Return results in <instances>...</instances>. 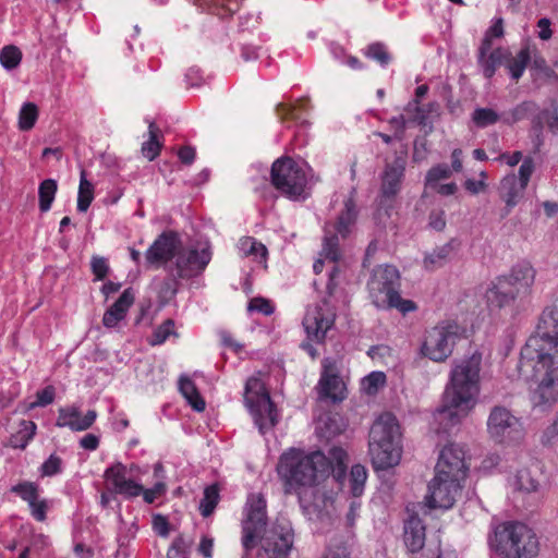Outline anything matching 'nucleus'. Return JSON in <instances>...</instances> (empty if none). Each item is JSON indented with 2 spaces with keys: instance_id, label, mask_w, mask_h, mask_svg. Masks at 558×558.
Masks as SVG:
<instances>
[{
  "instance_id": "f257e3e1",
  "label": "nucleus",
  "mask_w": 558,
  "mask_h": 558,
  "mask_svg": "<svg viewBox=\"0 0 558 558\" xmlns=\"http://www.w3.org/2000/svg\"><path fill=\"white\" fill-rule=\"evenodd\" d=\"M481 371L480 352L453 362L442 392L441 405L435 412V418L444 429L459 425L478 404Z\"/></svg>"
},
{
  "instance_id": "f03ea898",
  "label": "nucleus",
  "mask_w": 558,
  "mask_h": 558,
  "mask_svg": "<svg viewBox=\"0 0 558 558\" xmlns=\"http://www.w3.org/2000/svg\"><path fill=\"white\" fill-rule=\"evenodd\" d=\"M347 462V452L339 447L331 448L328 457L320 451L305 453L303 450L290 448L281 454L277 472L288 492L301 495L302 489L318 485L330 471L333 478L342 484Z\"/></svg>"
},
{
  "instance_id": "7ed1b4c3",
  "label": "nucleus",
  "mask_w": 558,
  "mask_h": 558,
  "mask_svg": "<svg viewBox=\"0 0 558 558\" xmlns=\"http://www.w3.org/2000/svg\"><path fill=\"white\" fill-rule=\"evenodd\" d=\"M490 546L494 558H534L539 543L535 532L522 522L507 521L494 530Z\"/></svg>"
},
{
  "instance_id": "20e7f679",
  "label": "nucleus",
  "mask_w": 558,
  "mask_h": 558,
  "mask_svg": "<svg viewBox=\"0 0 558 558\" xmlns=\"http://www.w3.org/2000/svg\"><path fill=\"white\" fill-rule=\"evenodd\" d=\"M536 270L527 262L514 265L507 275L497 277L486 291L487 302L497 307L527 298L535 282Z\"/></svg>"
},
{
  "instance_id": "39448f33",
  "label": "nucleus",
  "mask_w": 558,
  "mask_h": 558,
  "mask_svg": "<svg viewBox=\"0 0 558 558\" xmlns=\"http://www.w3.org/2000/svg\"><path fill=\"white\" fill-rule=\"evenodd\" d=\"M356 216V206L352 198H349L345 201L344 210L339 216L337 222L335 225H328L325 228V236L323 241L320 257L314 263L313 269L316 274H319L323 271L325 262L332 264L329 270V282L327 284L329 295H332L333 293V280L339 270L338 266L336 265L341 257L339 236L344 239L352 232Z\"/></svg>"
},
{
  "instance_id": "423d86ee",
  "label": "nucleus",
  "mask_w": 558,
  "mask_h": 558,
  "mask_svg": "<svg viewBox=\"0 0 558 558\" xmlns=\"http://www.w3.org/2000/svg\"><path fill=\"white\" fill-rule=\"evenodd\" d=\"M399 271L390 265L374 269L368 281V291L373 304L379 308H397L402 314L416 310L411 300H403L399 294Z\"/></svg>"
},
{
  "instance_id": "0eeeda50",
  "label": "nucleus",
  "mask_w": 558,
  "mask_h": 558,
  "mask_svg": "<svg viewBox=\"0 0 558 558\" xmlns=\"http://www.w3.org/2000/svg\"><path fill=\"white\" fill-rule=\"evenodd\" d=\"M312 169L305 161H295L290 157L277 159L271 167V182L286 197L304 201L308 197V182Z\"/></svg>"
},
{
  "instance_id": "6e6552de",
  "label": "nucleus",
  "mask_w": 558,
  "mask_h": 558,
  "mask_svg": "<svg viewBox=\"0 0 558 558\" xmlns=\"http://www.w3.org/2000/svg\"><path fill=\"white\" fill-rule=\"evenodd\" d=\"M539 356H558V311H543L536 332L531 336L521 351L523 362H532Z\"/></svg>"
},
{
  "instance_id": "1a4fd4ad",
  "label": "nucleus",
  "mask_w": 558,
  "mask_h": 558,
  "mask_svg": "<svg viewBox=\"0 0 558 558\" xmlns=\"http://www.w3.org/2000/svg\"><path fill=\"white\" fill-rule=\"evenodd\" d=\"M244 400L260 434H266L275 427L278 423V413L260 374L253 375L247 379Z\"/></svg>"
},
{
  "instance_id": "9d476101",
  "label": "nucleus",
  "mask_w": 558,
  "mask_h": 558,
  "mask_svg": "<svg viewBox=\"0 0 558 558\" xmlns=\"http://www.w3.org/2000/svg\"><path fill=\"white\" fill-rule=\"evenodd\" d=\"M558 356H539L522 366H532L537 387L532 393L535 407L550 408L558 400Z\"/></svg>"
},
{
  "instance_id": "9b49d317",
  "label": "nucleus",
  "mask_w": 558,
  "mask_h": 558,
  "mask_svg": "<svg viewBox=\"0 0 558 558\" xmlns=\"http://www.w3.org/2000/svg\"><path fill=\"white\" fill-rule=\"evenodd\" d=\"M462 328L452 320L441 322L426 330L420 352L424 357L436 362H445L453 352Z\"/></svg>"
},
{
  "instance_id": "f8f14e48",
  "label": "nucleus",
  "mask_w": 558,
  "mask_h": 558,
  "mask_svg": "<svg viewBox=\"0 0 558 558\" xmlns=\"http://www.w3.org/2000/svg\"><path fill=\"white\" fill-rule=\"evenodd\" d=\"M267 524L266 500L259 493L250 494L242 521V544L246 550L255 547L257 538L264 533Z\"/></svg>"
},
{
  "instance_id": "ddd939ff",
  "label": "nucleus",
  "mask_w": 558,
  "mask_h": 558,
  "mask_svg": "<svg viewBox=\"0 0 558 558\" xmlns=\"http://www.w3.org/2000/svg\"><path fill=\"white\" fill-rule=\"evenodd\" d=\"M342 371L343 364L339 357H325L322 361L320 377L316 387L320 399L341 402L347 398Z\"/></svg>"
},
{
  "instance_id": "4468645a",
  "label": "nucleus",
  "mask_w": 558,
  "mask_h": 558,
  "mask_svg": "<svg viewBox=\"0 0 558 558\" xmlns=\"http://www.w3.org/2000/svg\"><path fill=\"white\" fill-rule=\"evenodd\" d=\"M487 433L498 444H509L523 436L520 420L505 407H494L487 417Z\"/></svg>"
},
{
  "instance_id": "2eb2a0df",
  "label": "nucleus",
  "mask_w": 558,
  "mask_h": 558,
  "mask_svg": "<svg viewBox=\"0 0 558 558\" xmlns=\"http://www.w3.org/2000/svg\"><path fill=\"white\" fill-rule=\"evenodd\" d=\"M267 558H288L293 548L294 533L287 520H277L259 537Z\"/></svg>"
},
{
  "instance_id": "dca6fc26",
  "label": "nucleus",
  "mask_w": 558,
  "mask_h": 558,
  "mask_svg": "<svg viewBox=\"0 0 558 558\" xmlns=\"http://www.w3.org/2000/svg\"><path fill=\"white\" fill-rule=\"evenodd\" d=\"M335 319V306L329 300L324 299L310 305L303 318V327L307 338L315 342L324 341L328 330L332 328Z\"/></svg>"
},
{
  "instance_id": "f3484780",
  "label": "nucleus",
  "mask_w": 558,
  "mask_h": 558,
  "mask_svg": "<svg viewBox=\"0 0 558 558\" xmlns=\"http://www.w3.org/2000/svg\"><path fill=\"white\" fill-rule=\"evenodd\" d=\"M462 482V480L435 472V476L428 484L426 506L429 509H450L461 493Z\"/></svg>"
},
{
  "instance_id": "a211bd4d",
  "label": "nucleus",
  "mask_w": 558,
  "mask_h": 558,
  "mask_svg": "<svg viewBox=\"0 0 558 558\" xmlns=\"http://www.w3.org/2000/svg\"><path fill=\"white\" fill-rule=\"evenodd\" d=\"M211 259L210 246L202 243L189 248H179L174 262L179 278L187 279L201 275Z\"/></svg>"
},
{
  "instance_id": "6ab92c4d",
  "label": "nucleus",
  "mask_w": 558,
  "mask_h": 558,
  "mask_svg": "<svg viewBox=\"0 0 558 558\" xmlns=\"http://www.w3.org/2000/svg\"><path fill=\"white\" fill-rule=\"evenodd\" d=\"M469 471L464 447L450 442L439 452L435 472L464 481Z\"/></svg>"
},
{
  "instance_id": "aec40b11",
  "label": "nucleus",
  "mask_w": 558,
  "mask_h": 558,
  "mask_svg": "<svg viewBox=\"0 0 558 558\" xmlns=\"http://www.w3.org/2000/svg\"><path fill=\"white\" fill-rule=\"evenodd\" d=\"M126 465L116 462L104 473L105 486L110 494L121 495L125 498L141 496L142 485L128 476Z\"/></svg>"
},
{
  "instance_id": "412c9836",
  "label": "nucleus",
  "mask_w": 558,
  "mask_h": 558,
  "mask_svg": "<svg viewBox=\"0 0 558 558\" xmlns=\"http://www.w3.org/2000/svg\"><path fill=\"white\" fill-rule=\"evenodd\" d=\"M180 244V239L175 233L163 232L160 234L145 253L147 267L159 268L177 258Z\"/></svg>"
},
{
  "instance_id": "4be33fe9",
  "label": "nucleus",
  "mask_w": 558,
  "mask_h": 558,
  "mask_svg": "<svg viewBox=\"0 0 558 558\" xmlns=\"http://www.w3.org/2000/svg\"><path fill=\"white\" fill-rule=\"evenodd\" d=\"M389 442H402V433L396 416L391 413H383L371 427L368 446L378 447Z\"/></svg>"
},
{
  "instance_id": "5701e85b",
  "label": "nucleus",
  "mask_w": 558,
  "mask_h": 558,
  "mask_svg": "<svg viewBox=\"0 0 558 558\" xmlns=\"http://www.w3.org/2000/svg\"><path fill=\"white\" fill-rule=\"evenodd\" d=\"M405 161L396 159L387 163L380 177V203L393 202L402 187Z\"/></svg>"
},
{
  "instance_id": "b1692460",
  "label": "nucleus",
  "mask_w": 558,
  "mask_h": 558,
  "mask_svg": "<svg viewBox=\"0 0 558 558\" xmlns=\"http://www.w3.org/2000/svg\"><path fill=\"white\" fill-rule=\"evenodd\" d=\"M96 418L97 412L95 410H88L82 415L80 407L72 404L58 410L56 426L66 427L72 432H84L93 426Z\"/></svg>"
},
{
  "instance_id": "393cba45",
  "label": "nucleus",
  "mask_w": 558,
  "mask_h": 558,
  "mask_svg": "<svg viewBox=\"0 0 558 558\" xmlns=\"http://www.w3.org/2000/svg\"><path fill=\"white\" fill-rule=\"evenodd\" d=\"M510 56L511 52L508 49L501 47L493 49V46H488L486 41L482 43L478 48L477 63L483 75L486 78H492L498 66L505 64Z\"/></svg>"
},
{
  "instance_id": "a878e982",
  "label": "nucleus",
  "mask_w": 558,
  "mask_h": 558,
  "mask_svg": "<svg viewBox=\"0 0 558 558\" xmlns=\"http://www.w3.org/2000/svg\"><path fill=\"white\" fill-rule=\"evenodd\" d=\"M369 447V454L376 470H387L397 466L402 458V442H389Z\"/></svg>"
},
{
  "instance_id": "bb28decb",
  "label": "nucleus",
  "mask_w": 558,
  "mask_h": 558,
  "mask_svg": "<svg viewBox=\"0 0 558 558\" xmlns=\"http://www.w3.org/2000/svg\"><path fill=\"white\" fill-rule=\"evenodd\" d=\"M526 186L518 180L514 173L506 175L499 185L500 198L506 203L508 211L519 204L522 199Z\"/></svg>"
},
{
  "instance_id": "cd10ccee",
  "label": "nucleus",
  "mask_w": 558,
  "mask_h": 558,
  "mask_svg": "<svg viewBox=\"0 0 558 558\" xmlns=\"http://www.w3.org/2000/svg\"><path fill=\"white\" fill-rule=\"evenodd\" d=\"M134 302V294L130 289L123 291L120 298L105 312L102 324L107 328L116 327L124 319L129 308Z\"/></svg>"
},
{
  "instance_id": "c85d7f7f",
  "label": "nucleus",
  "mask_w": 558,
  "mask_h": 558,
  "mask_svg": "<svg viewBox=\"0 0 558 558\" xmlns=\"http://www.w3.org/2000/svg\"><path fill=\"white\" fill-rule=\"evenodd\" d=\"M404 544L412 553L420 551L425 544V526L416 515H411L404 523Z\"/></svg>"
},
{
  "instance_id": "c756f323",
  "label": "nucleus",
  "mask_w": 558,
  "mask_h": 558,
  "mask_svg": "<svg viewBox=\"0 0 558 558\" xmlns=\"http://www.w3.org/2000/svg\"><path fill=\"white\" fill-rule=\"evenodd\" d=\"M238 250L244 257H251L255 263L267 268V247L252 236L241 238L238 242Z\"/></svg>"
},
{
  "instance_id": "7c9ffc66",
  "label": "nucleus",
  "mask_w": 558,
  "mask_h": 558,
  "mask_svg": "<svg viewBox=\"0 0 558 558\" xmlns=\"http://www.w3.org/2000/svg\"><path fill=\"white\" fill-rule=\"evenodd\" d=\"M453 253V243L449 242L439 247H436L433 252L428 253L424 257V267L428 270H434L446 265Z\"/></svg>"
},
{
  "instance_id": "2f4dec72",
  "label": "nucleus",
  "mask_w": 558,
  "mask_h": 558,
  "mask_svg": "<svg viewBox=\"0 0 558 558\" xmlns=\"http://www.w3.org/2000/svg\"><path fill=\"white\" fill-rule=\"evenodd\" d=\"M179 389L182 396L195 411L202 412L205 409V401L199 396L194 383L189 377H180Z\"/></svg>"
},
{
  "instance_id": "473e14b6",
  "label": "nucleus",
  "mask_w": 558,
  "mask_h": 558,
  "mask_svg": "<svg viewBox=\"0 0 558 558\" xmlns=\"http://www.w3.org/2000/svg\"><path fill=\"white\" fill-rule=\"evenodd\" d=\"M94 184L87 180L85 170L81 171L80 184L77 192V210L87 211L94 199Z\"/></svg>"
},
{
  "instance_id": "72a5a7b5",
  "label": "nucleus",
  "mask_w": 558,
  "mask_h": 558,
  "mask_svg": "<svg viewBox=\"0 0 558 558\" xmlns=\"http://www.w3.org/2000/svg\"><path fill=\"white\" fill-rule=\"evenodd\" d=\"M530 49L522 48L514 57L510 56L506 60V66L514 81H518L524 73V70L530 61Z\"/></svg>"
},
{
  "instance_id": "f704fd0d",
  "label": "nucleus",
  "mask_w": 558,
  "mask_h": 558,
  "mask_svg": "<svg viewBox=\"0 0 558 558\" xmlns=\"http://www.w3.org/2000/svg\"><path fill=\"white\" fill-rule=\"evenodd\" d=\"M57 190L58 184L53 179H46L39 184L38 196L40 211L46 213L51 208Z\"/></svg>"
},
{
  "instance_id": "c9c22d12",
  "label": "nucleus",
  "mask_w": 558,
  "mask_h": 558,
  "mask_svg": "<svg viewBox=\"0 0 558 558\" xmlns=\"http://www.w3.org/2000/svg\"><path fill=\"white\" fill-rule=\"evenodd\" d=\"M387 381L386 374L380 371H375L364 376L361 380V391L367 396H375L385 387Z\"/></svg>"
},
{
  "instance_id": "e433bc0d",
  "label": "nucleus",
  "mask_w": 558,
  "mask_h": 558,
  "mask_svg": "<svg viewBox=\"0 0 558 558\" xmlns=\"http://www.w3.org/2000/svg\"><path fill=\"white\" fill-rule=\"evenodd\" d=\"M367 480V471L365 466L355 464L351 468L349 476L350 493L353 497H360L364 492Z\"/></svg>"
},
{
  "instance_id": "4c0bfd02",
  "label": "nucleus",
  "mask_w": 558,
  "mask_h": 558,
  "mask_svg": "<svg viewBox=\"0 0 558 558\" xmlns=\"http://www.w3.org/2000/svg\"><path fill=\"white\" fill-rule=\"evenodd\" d=\"M511 485L514 490L525 494L536 492L538 488V482L532 476L529 470L518 471Z\"/></svg>"
},
{
  "instance_id": "58836bf2",
  "label": "nucleus",
  "mask_w": 558,
  "mask_h": 558,
  "mask_svg": "<svg viewBox=\"0 0 558 558\" xmlns=\"http://www.w3.org/2000/svg\"><path fill=\"white\" fill-rule=\"evenodd\" d=\"M38 119V107L34 102H25L19 112V129L29 131Z\"/></svg>"
},
{
  "instance_id": "ea45409f",
  "label": "nucleus",
  "mask_w": 558,
  "mask_h": 558,
  "mask_svg": "<svg viewBox=\"0 0 558 558\" xmlns=\"http://www.w3.org/2000/svg\"><path fill=\"white\" fill-rule=\"evenodd\" d=\"M21 61L22 51L19 47L14 45H8L0 50V63L5 70L11 71L16 69Z\"/></svg>"
},
{
  "instance_id": "a19ab883",
  "label": "nucleus",
  "mask_w": 558,
  "mask_h": 558,
  "mask_svg": "<svg viewBox=\"0 0 558 558\" xmlns=\"http://www.w3.org/2000/svg\"><path fill=\"white\" fill-rule=\"evenodd\" d=\"M219 501V488L211 485L205 488L204 497L199 502V511L203 517L210 515Z\"/></svg>"
},
{
  "instance_id": "79ce46f5",
  "label": "nucleus",
  "mask_w": 558,
  "mask_h": 558,
  "mask_svg": "<svg viewBox=\"0 0 558 558\" xmlns=\"http://www.w3.org/2000/svg\"><path fill=\"white\" fill-rule=\"evenodd\" d=\"M499 114L490 108H476L472 113V121L477 128H486L495 124Z\"/></svg>"
},
{
  "instance_id": "37998d69",
  "label": "nucleus",
  "mask_w": 558,
  "mask_h": 558,
  "mask_svg": "<svg viewBox=\"0 0 558 558\" xmlns=\"http://www.w3.org/2000/svg\"><path fill=\"white\" fill-rule=\"evenodd\" d=\"M20 426L21 428L17 435L14 436L12 442L14 447L23 449L26 447L28 441L33 439V437L35 436L36 425L32 421H22Z\"/></svg>"
},
{
  "instance_id": "c03bdc74",
  "label": "nucleus",
  "mask_w": 558,
  "mask_h": 558,
  "mask_svg": "<svg viewBox=\"0 0 558 558\" xmlns=\"http://www.w3.org/2000/svg\"><path fill=\"white\" fill-rule=\"evenodd\" d=\"M366 57L378 62L381 66H386L391 61V54L387 47L380 43L371 44L365 51Z\"/></svg>"
},
{
  "instance_id": "a18cd8bd",
  "label": "nucleus",
  "mask_w": 558,
  "mask_h": 558,
  "mask_svg": "<svg viewBox=\"0 0 558 558\" xmlns=\"http://www.w3.org/2000/svg\"><path fill=\"white\" fill-rule=\"evenodd\" d=\"M451 169L447 165H437L426 174L425 186L436 189L440 180L448 179L451 175Z\"/></svg>"
},
{
  "instance_id": "49530a36",
  "label": "nucleus",
  "mask_w": 558,
  "mask_h": 558,
  "mask_svg": "<svg viewBox=\"0 0 558 558\" xmlns=\"http://www.w3.org/2000/svg\"><path fill=\"white\" fill-rule=\"evenodd\" d=\"M157 128L154 123H149V140L142 146L143 155L148 159H155L160 149V145L157 141Z\"/></svg>"
},
{
  "instance_id": "de8ad7c7",
  "label": "nucleus",
  "mask_w": 558,
  "mask_h": 558,
  "mask_svg": "<svg viewBox=\"0 0 558 558\" xmlns=\"http://www.w3.org/2000/svg\"><path fill=\"white\" fill-rule=\"evenodd\" d=\"M12 492L16 493L28 505L34 504L38 498V488L34 483L24 482L12 487Z\"/></svg>"
},
{
  "instance_id": "09e8293b",
  "label": "nucleus",
  "mask_w": 558,
  "mask_h": 558,
  "mask_svg": "<svg viewBox=\"0 0 558 558\" xmlns=\"http://www.w3.org/2000/svg\"><path fill=\"white\" fill-rule=\"evenodd\" d=\"M174 333V323L172 320H166L159 327H157L149 340L150 344L158 345L162 344L171 335Z\"/></svg>"
},
{
  "instance_id": "8fccbe9b",
  "label": "nucleus",
  "mask_w": 558,
  "mask_h": 558,
  "mask_svg": "<svg viewBox=\"0 0 558 558\" xmlns=\"http://www.w3.org/2000/svg\"><path fill=\"white\" fill-rule=\"evenodd\" d=\"M167 492L165 481H157L151 488H144L142 486L141 495L146 504H153L156 499L162 497Z\"/></svg>"
},
{
  "instance_id": "3c124183",
  "label": "nucleus",
  "mask_w": 558,
  "mask_h": 558,
  "mask_svg": "<svg viewBox=\"0 0 558 558\" xmlns=\"http://www.w3.org/2000/svg\"><path fill=\"white\" fill-rule=\"evenodd\" d=\"M428 92V87L426 85H420L415 90L416 100L412 104H409L407 110H411L412 108L415 110V114L413 116V121L417 124H425V114L422 109L418 107V99L424 97Z\"/></svg>"
},
{
  "instance_id": "603ef678",
  "label": "nucleus",
  "mask_w": 558,
  "mask_h": 558,
  "mask_svg": "<svg viewBox=\"0 0 558 558\" xmlns=\"http://www.w3.org/2000/svg\"><path fill=\"white\" fill-rule=\"evenodd\" d=\"M248 312H257L264 315H270L274 313L275 307L271 302L264 298H253L247 305Z\"/></svg>"
},
{
  "instance_id": "864d4df0",
  "label": "nucleus",
  "mask_w": 558,
  "mask_h": 558,
  "mask_svg": "<svg viewBox=\"0 0 558 558\" xmlns=\"http://www.w3.org/2000/svg\"><path fill=\"white\" fill-rule=\"evenodd\" d=\"M62 460L56 454H51L41 465L43 476H52L61 472Z\"/></svg>"
},
{
  "instance_id": "5fc2aeb1",
  "label": "nucleus",
  "mask_w": 558,
  "mask_h": 558,
  "mask_svg": "<svg viewBox=\"0 0 558 558\" xmlns=\"http://www.w3.org/2000/svg\"><path fill=\"white\" fill-rule=\"evenodd\" d=\"M56 396V390L52 386H47L43 390H39L36 393V401L32 402L29 404L31 409H34L36 407H46L53 402Z\"/></svg>"
},
{
  "instance_id": "6e6d98bb",
  "label": "nucleus",
  "mask_w": 558,
  "mask_h": 558,
  "mask_svg": "<svg viewBox=\"0 0 558 558\" xmlns=\"http://www.w3.org/2000/svg\"><path fill=\"white\" fill-rule=\"evenodd\" d=\"M534 172V161L532 158L527 157L525 158L520 168H519V174L517 175L518 180L525 186H527L529 181Z\"/></svg>"
},
{
  "instance_id": "4d7b16f0",
  "label": "nucleus",
  "mask_w": 558,
  "mask_h": 558,
  "mask_svg": "<svg viewBox=\"0 0 558 558\" xmlns=\"http://www.w3.org/2000/svg\"><path fill=\"white\" fill-rule=\"evenodd\" d=\"M504 35V25H502V19H496L493 23V25L486 31L485 36L482 40V43L488 44V46H492L493 38H500Z\"/></svg>"
},
{
  "instance_id": "13d9d810",
  "label": "nucleus",
  "mask_w": 558,
  "mask_h": 558,
  "mask_svg": "<svg viewBox=\"0 0 558 558\" xmlns=\"http://www.w3.org/2000/svg\"><path fill=\"white\" fill-rule=\"evenodd\" d=\"M428 225L436 231H442L446 228V217L444 210H433L429 215Z\"/></svg>"
},
{
  "instance_id": "bf43d9fd",
  "label": "nucleus",
  "mask_w": 558,
  "mask_h": 558,
  "mask_svg": "<svg viewBox=\"0 0 558 558\" xmlns=\"http://www.w3.org/2000/svg\"><path fill=\"white\" fill-rule=\"evenodd\" d=\"M92 269L96 279L102 280L108 272V263L104 257H94L92 260Z\"/></svg>"
},
{
  "instance_id": "052dcab7",
  "label": "nucleus",
  "mask_w": 558,
  "mask_h": 558,
  "mask_svg": "<svg viewBox=\"0 0 558 558\" xmlns=\"http://www.w3.org/2000/svg\"><path fill=\"white\" fill-rule=\"evenodd\" d=\"M31 508L32 515L37 521H45L46 520V512L48 509V505L46 500H39L38 498L34 501V504L28 505Z\"/></svg>"
},
{
  "instance_id": "680f3d73",
  "label": "nucleus",
  "mask_w": 558,
  "mask_h": 558,
  "mask_svg": "<svg viewBox=\"0 0 558 558\" xmlns=\"http://www.w3.org/2000/svg\"><path fill=\"white\" fill-rule=\"evenodd\" d=\"M551 22L547 17L539 19L537 22V37L541 40H549L553 36Z\"/></svg>"
},
{
  "instance_id": "e2e57ef3",
  "label": "nucleus",
  "mask_w": 558,
  "mask_h": 558,
  "mask_svg": "<svg viewBox=\"0 0 558 558\" xmlns=\"http://www.w3.org/2000/svg\"><path fill=\"white\" fill-rule=\"evenodd\" d=\"M153 529H154V531L158 535H160L162 537L168 536V534H169V524H168L167 518L161 515V514L154 515V518H153Z\"/></svg>"
},
{
  "instance_id": "0e129e2a",
  "label": "nucleus",
  "mask_w": 558,
  "mask_h": 558,
  "mask_svg": "<svg viewBox=\"0 0 558 558\" xmlns=\"http://www.w3.org/2000/svg\"><path fill=\"white\" fill-rule=\"evenodd\" d=\"M486 186L487 185L486 182H484V180L468 179L464 182L465 190L474 195L484 192Z\"/></svg>"
},
{
  "instance_id": "69168bd1",
  "label": "nucleus",
  "mask_w": 558,
  "mask_h": 558,
  "mask_svg": "<svg viewBox=\"0 0 558 558\" xmlns=\"http://www.w3.org/2000/svg\"><path fill=\"white\" fill-rule=\"evenodd\" d=\"M214 539L208 536H203L198 546V551L206 558L213 557Z\"/></svg>"
},
{
  "instance_id": "338daca9",
  "label": "nucleus",
  "mask_w": 558,
  "mask_h": 558,
  "mask_svg": "<svg viewBox=\"0 0 558 558\" xmlns=\"http://www.w3.org/2000/svg\"><path fill=\"white\" fill-rule=\"evenodd\" d=\"M80 445L86 450H96L99 446V438L94 434H86L81 438Z\"/></svg>"
},
{
  "instance_id": "774afa93",
  "label": "nucleus",
  "mask_w": 558,
  "mask_h": 558,
  "mask_svg": "<svg viewBox=\"0 0 558 558\" xmlns=\"http://www.w3.org/2000/svg\"><path fill=\"white\" fill-rule=\"evenodd\" d=\"M323 558H349V554L344 546H338L335 549L328 548Z\"/></svg>"
}]
</instances>
